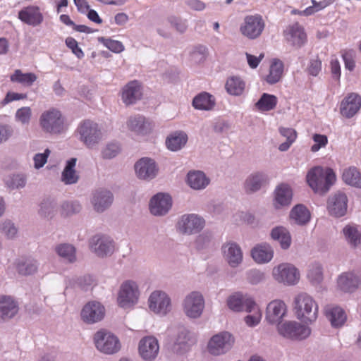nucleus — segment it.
<instances>
[{"instance_id": "obj_1", "label": "nucleus", "mask_w": 361, "mask_h": 361, "mask_svg": "<svg viewBox=\"0 0 361 361\" xmlns=\"http://www.w3.org/2000/svg\"><path fill=\"white\" fill-rule=\"evenodd\" d=\"M306 179L314 192L324 195L335 183L336 176L333 169L330 168L315 166L307 172Z\"/></svg>"}, {"instance_id": "obj_2", "label": "nucleus", "mask_w": 361, "mask_h": 361, "mask_svg": "<svg viewBox=\"0 0 361 361\" xmlns=\"http://www.w3.org/2000/svg\"><path fill=\"white\" fill-rule=\"evenodd\" d=\"M293 310L297 318L305 323H312L318 317V305L307 293L302 292L295 295Z\"/></svg>"}, {"instance_id": "obj_3", "label": "nucleus", "mask_w": 361, "mask_h": 361, "mask_svg": "<svg viewBox=\"0 0 361 361\" xmlns=\"http://www.w3.org/2000/svg\"><path fill=\"white\" fill-rule=\"evenodd\" d=\"M77 133L79 135V140L89 149L96 147L104 138V133L100 126L90 119L80 123Z\"/></svg>"}, {"instance_id": "obj_4", "label": "nucleus", "mask_w": 361, "mask_h": 361, "mask_svg": "<svg viewBox=\"0 0 361 361\" xmlns=\"http://www.w3.org/2000/svg\"><path fill=\"white\" fill-rule=\"evenodd\" d=\"M42 130L51 135H61L67 130L66 119L61 112L56 109L44 111L39 117Z\"/></svg>"}, {"instance_id": "obj_5", "label": "nucleus", "mask_w": 361, "mask_h": 361, "mask_svg": "<svg viewBox=\"0 0 361 361\" xmlns=\"http://www.w3.org/2000/svg\"><path fill=\"white\" fill-rule=\"evenodd\" d=\"M93 341L97 350L103 354L113 355L121 349L118 337L106 329L97 331L93 336Z\"/></svg>"}, {"instance_id": "obj_6", "label": "nucleus", "mask_w": 361, "mask_h": 361, "mask_svg": "<svg viewBox=\"0 0 361 361\" xmlns=\"http://www.w3.org/2000/svg\"><path fill=\"white\" fill-rule=\"evenodd\" d=\"M184 314L190 319L200 318L204 309V298L198 291L188 293L182 302Z\"/></svg>"}, {"instance_id": "obj_7", "label": "nucleus", "mask_w": 361, "mask_h": 361, "mask_svg": "<svg viewBox=\"0 0 361 361\" xmlns=\"http://www.w3.org/2000/svg\"><path fill=\"white\" fill-rule=\"evenodd\" d=\"M115 247L113 238L105 234H96L89 240L91 252L101 258L111 256L115 251Z\"/></svg>"}, {"instance_id": "obj_8", "label": "nucleus", "mask_w": 361, "mask_h": 361, "mask_svg": "<svg viewBox=\"0 0 361 361\" xmlns=\"http://www.w3.org/2000/svg\"><path fill=\"white\" fill-rule=\"evenodd\" d=\"M235 342L233 336L228 331H221L214 335L209 341L207 349L209 353L215 356L224 355L228 352Z\"/></svg>"}, {"instance_id": "obj_9", "label": "nucleus", "mask_w": 361, "mask_h": 361, "mask_svg": "<svg viewBox=\"0 0 361 361\" xmlns=\"http://www.w3.org/2000/svg\"><path fill=\"white\" fill-rule=\"evenodd\" d=\"M140 291L136 282L128 280L120 286L117 302L122 308H128L135 305L139 298Z\"/></svg>"}, {"instance_id": "obj_10", "label": "nucleus", "mask_w": 361, "mask_h": 361, "mask_svg": "<svg viewBox=\"0 0 361 361\" xmlns=\"http://www.w3.org/2000/svg\"><path fill=\"white\" fill-rule=\"evenodd\" d=\"M204 219L195 214L182 215L177 224V231L184 235H192L199 233L204 226Z\"/></svg>"}, {"instance_id": "obj_11", "label": "nucleus", "mask_w": 361, "mask_h": 361, "mask_svg": "<svg viewBox=\"0 0 361 361\" xmlns=\"http://www.w3.org/2000/svg\"><path fill=\"white\" fill-rule=\"evenodd\" d=\"M279 334L289 339L302 340L311 334V329L296 322H286L278 325Z\"/></svg>"}, {"instance_id": "obj_12", "label": "nucleus", "mask_w": 361, "mask_h": 361, "mask_svg": "<svg viewBox=\"0 0 361 361\" xmlns=\"http://www.w3.org/2000/svg\"><path fill=\"white\" fill-rule=\"evenodd\" d=\"M272 275L276 281L288 286L296 284L300 279L298 270L288 263H282L275 267Z\"/></svg>"}, {"instance_id": "obj_13", "label": "nucleus", "mask_w": 361, "mask_h": 361, "mask_svg": "<svg viewBox=\"0 0 361 361\" xmlns=\"http://www.w3.org/2000/svg\"><path fill=\"white\" fill-rule=\"evenodd\" d=\"M264 26L265 24L261 16H247L240 27V32L243 36L255 39L261 35Z\"/></svg>"}, {"instance_id": "obj_14", "label": "nucleus", "mask_w": 361, "mask_h": 361, "mask_svg": "<svg viewBox=\"0 0 361 361\" xmlns=\"http://www.w3.org/2000/svg\"><path fill=\"white\" fill-rule=\"evenodd\" d=\"M148 303L149 310L161 316L166 315L171 309V298L161 290L152 292L149 297Z\"/></svg>"}, {"instance_id": "obj_15", "label": "nucleus", "mask_w": 361, "mask_h": 361, "mask_svg": "<svg viewBox=\"0 0 361 361\" xmlns=\"http://www.w3.org/2000/svg\"><path fill=\"white\" fill-rule=\"evenodd\" d=\"M105 315V308L97 301H90L82 307L80 317L86 324H92L100 322Z\"/></svg>"}, {"instance_id": "obj_16", "label": "nucleus", "mask_w": 361, "mask_h": 361, "mask_svg": "<svg viewBox=\"0 0 361 361\" xmlns=\"http://www.w3.org/2000/svg\"><path fill=\"white\" fill-rule=\"evenodd\" d=\"M348 197L343 192L338 191L331 195L327 201L329 213L335 217H341L345 215L348 209Z\"/></svg>"}, {"instance_id": "obj_17", "label": "nucleus", "mask_w": 361, "mask_h": 361, "mask_svg": "<svg viewBox=\"0 0 361 361\" xmlns=\"http://www.w3.org/2000/svg\"><path fill=\"white\" fill-rule=\"evenodd\" d=\"M135 171L139 179L151 180L158 173V167L154 159L148 157L140 159L134 166Z\"/></svg>"}, {"instance_id": "obj_18", "label": "nucleus", "mask_w": 361, "mask_h": 361, "mask_svg": "<svg viewBox=\"0 0 361 361\" xmlns=\"http://www.w3.org/2000/svg\"><path fill=\"white\" fill-rule=\"evenodd\" d=\"M223 257L228 265L233 268L238 267L243 262V255L241 247L235 242L224 243L221 247Z\"/></svg>"}, {"instance_id": "obj_19", "label": "nucleus", "mask_w": 361, "mask_h": 361, "mask_svg": "<svg viewBox=\"0 0 361 361\" xmlns=\"http://www.w3.org/2000/svg\"><path fill=\"white\" fill-rule=\"evenodd\" d=\"M172 206V200L170 195L164 193H158L152 197L149 202V210L154 216H164L166 214Z\"/></svg>"}, {"instance_id": "obj_20", "label": "nucleus", "mask_w": 361, "mask_h": 361, "mask_svg": "<svg viewBox=\"0 0 361 361\" xmlns=\"http://www.w3.org/2000/svg\"><path fill=\"white\" fill-rule=\"evenodd\" d=\"M286 305L281 300H274L270 302L266 310V320L271 324L281 322L286 314Z\"/></svg>"}, {"instance_id": "obj_21", "label": "nucleus", "mask_w": 361, "mask_h": 361, "mask_svg": "<svg viewBox=\"0 0 361 361\" xmlns=\"http://www.w3.org/2000/svg\"><path fill=\"white\" fill-rule=\"evenodd\" d=\"M114 195L111 191L105 189H99L93 192L91 203L94 209L102 213L107 209L113 203Z\"/></svg>"}, {"instance_id": "obj_22", "label": "nucleus", "mask_w": 361, "mask_h": 361, "mask_svg": "<svg viewBox=\"0 0 361 361\" xmlns=\"http://www.w3.org/2000/svg\"><path fill=\"white\" fill-rule=\"evenodd\" d=\"M159 350L157 339L154 336H146L140 340L139 343V353L145 360L151 361L154 360Z\"/></svg>"}, {"instance_id": "obj_23", "label": "nucleus", "mask_w": 361, "mask_h": 361, "mask_svg": "<svg viewBox=\"0 0 361 361\" xmlns=\"http://www.w3.org/2000/svg\"><path fill=\"white\" fill-rule=\"evenodd\" d=\"M286 39L293 47L300 48L307 42L304 28L298 23L289 25L284 31Z\"/></svg>"}, {"instance_id": "obj_24", "label": "nucleus", "mask_w": 361, "mask_h": 361, "mask_svg": "<svg viewBox=\"0 0 361 361\" xmlns=\"http://www.w3.org/2000/svg\"><path fill=\"white\" fill-rule=\"evenodd\" d=\"M360 107L361 97L356 93H350L342 100L340 113L343 116L350 118L357 113Z\"/></svg>"}, {"instance_id": "obj_25", "label": "nucleus", "mask_w": 361, "mask_h": 361, "mask_svg": "<svg viewBox=\"0 0 361 361\" xmlns=\"http://www.w3.org/2000/svg\"><path fill=\"white\" fill-rule=\"evenodd\" d=\"M268 176L262 171L250 173L244 182V190L246 193L252 194L259 191L268 183Z\"/></svg>"}, {"instance_id": "obj_26", "label": "nucleus", "mask_w": 361, "mask_h": 361, "mask_svg": "<svg viewBox=\"0 0 361 361\" xmlns=\"http://www.w3.org/2000/svg\"><path fill=\"white\" fill-rule=\"evenodd\" d=\"M337 283L341 290L351 293L361 286V276L353 271L344 272L338 276Z\"/></svg>"}, {"instance_id": "obj_27", "label": "nucleus", "mask_w": 361, "mask_h": 361, "mask_svg": "<svg viewBox=\"0 0 361 361\" xmlns=\"http://www.w3.org/2000/svg\"><path fill=\"white\" fill-rule=\"evenodd\" d=\"M18 18L23 23L33 27L40 25L44 19L39 8L35 6L23 8L18 13Z\"/></svg>"}, {"instance_id": "obj_28", "label": "nucleus", "mask_w": 361, "mask_h": 361, "mask_svg": "<svg viewBox=\"0 0 361 361\" xmlns=\"http://www.w3.org/2000/svg\"><path fill=\"white\" fill-rule=\"evenodd\" d=\"M142 97L141 87L136 80L128 82L122 91L121 98L126 105L135 104Z\"/></svg>"}, {"instance_id": "obj_29", "label": "nucleus", "mask_w": 361, "mask_h": 361, "mask_svg": "<svg viewBox=\"0 0 361 361\" xmlns=\"http://www.w3.org/2000/svg\"><path fill=\"white\" fill-rule=\"evenodd\" d=\"M18 302L10 296H0V319L8 320L18 312Z\"/></svg>"}, {"instance_id": "obj_30", "label": "nucleus", "mask_w": 361, "mask_h": 361, "mask_svg": "<svg viewBox=\"0 0 361 361\" xmlns=\"http://www.w3.org/2000/svg\"><path fill=\"white\" fill-rule=\"evenodd\" d=\"M127 126L137 135H146L152 130L151 123L141 115L130 116L127 121Z\"/></svg>"}, {"instance_id": "obj_31", "label": "nucleus", "mask_w": 361, "mask_h": 361, "mask_svg": "<svg viewBox=\"0 0 361 361\" xmlns=\"http://www.w3.org/2000/svg\"><path fill=\"white\" fill-rule=\"evenodd\" d=\"M274 206L276 209L290 204L293 192L287 184H281L275 190Z\"/></svg>"}, {"instance_id": "obj_32", "label": "nucleus", "mask_w": 361, "mask_h": 361, "mask_svg": "<svg viewBox=\"0 0 361 361\" xmlns=\"http://www.w3.org/2000/svg\"><path fill=\"white\" fill-rule=\"evenodd\" d=\"M251 255L257 263H267L273 258L274 250L269 244L263 243L253 247L251 250Z\"/></svg>"}, {"instance_id": "obj_33", "label": "nucleus", "mask_w": 361, "mask_h": 361, "mask_svg": "<svg viewBox=\"0 0 361 361\" xmlns=\"http://www.w3.org/2000/svg\"><path fill=\"white\" fill-rule=\"evenodd\" d=\"M54 250L59 257L66 263L73 264L77 261L76 248L71 243L57 244L55 245Z\"/></svg>"}, {"instance_id": "obj_34", "label": "nucleus", "mask_w": 361, "mask_h": 361, "mask_svg": "<svg viewBox=\"0 0 361 361\" xmlns=\"http://www.w3.org/2000/svg\"><path fill=\"white\" fill-rule=\"evenodd\" d=\"M271 239L279 243L283 250H288L292 243V238L289 231L281 226L273 228L270 233Z\"/></svg>"}, {"instance_id": "obj_35", "label": "nucleus", "mask_w": 361, "mask_h": 361, "mask_svg": "<svg viewBox=\"0 0 361 361\" xmlns=\"http://www.w3.org/2000/svg\"><path fill=\"white\" fill-rule=\"evenodd\" d=\"M76 163L77 159L75 157L66 161L61 176V180L65 185H73L78 182L80 176L75 169Z\"/></svg>"}, {"instance_id": "obj_36", "label": "nucleus", "mask_w": 361, "mask_h": 361, "mask_svg": "<svg viewBox=\"0 0 361 361\" xmlns=\"http://www.w3.org/2000/svg\"><path fill=\"white\" fill-rule=\"evenodd\" d=\"M190 334L186 329H180L176 337L172 350L178 354H183L187 352L191 345Z\"/></svg>"}, {"instance_id": "obj_37", "label": "nucleus", "mask_w": 361, "mask_h": 361, "mask_svg": "<svg viewBox=\"0 0 361 361\" xmlns=\"http://www.w3.org/2000/svg\"><path fill=\"white\" fill-rule=\"evenodd\" d=\"M210 180L201 171H190L187 175V183L192 189L200 190L204 189Z\"/></svg>"}, {"instance_id": "obj_38", "label": "nucleus", "mask_w": 361, "mask_h": 361, "mask_svg": "<svg viewBox=\"0 0 361 361\" xmlns=\"http://www.w3.org/2000/svg\"><path fill=\"white\" fill-rule=\"evenodd\" d=\"M343 236L348 244L353 248L361 245V231L355 224H348L343 228Z\"/></svg>"}, {"instance_id": "obj_39", "label": "nucleus", "mask_w": 361, "mask_h": 361, "mask_svg": "<svg viewBox=\"0 0 361 361\" xmlns=\"http://www.w3.org/2000/svg\"><path fill=\"white\" fill-rule=\"evenodd\" d=\"M216 104L215 98L213 95L203 92L193 99L192 106L196 109L209 111L212 110Z\"/></svg>"}, {"instance_id": "obj_40", "label": "nucleus", "mask_w": 361, "mask_h": 361, "mask_svg": "<svg viewBox=\"0 0 361 361\" xmlns=\"http://www.w3.org/2000/svg\"><path fill=\"white\" fill-rule=\"evenodd\" d=\"M37 80V76L34 73H23L20 69H16L10 75L12 82L18 83L24 87H31Z\"/></svg>"}, {"instance_id": "obj_41", "label": "nucleus", "mask_w": 361, "mask_h": 361, "mask_svg": "<svg viewBox=\"0 0 361 361\" xmlns=\"http://www.w3.org/2000/svg\"><path fill=\"white\" fill-rule=\"evenodd\" d=\"M187 141L188 136L185 133L181 131L175 132L166 138V145L169 150L176 152L183 147Z\"/></svg>"}, {"instance_id": "obj_42", "label": "nucleus", "mask_w": 361, "mask_h": 361, "mask_svg": "<svg viewBox=\"0 0 361 361\" xmlns=\"http://www.w3.org/2000/svg\"><path fill=\"white\" fill-rule=\"evenodd\" d=\"M326 316L334 327L341 326L346 320L345 312L339 307H326Z\"/></svg>"}, {"instance_id": "obj_43", "label": "nucleus", "mask_w": 361, "mask_h": 361, "mask_svg": "<svg viewBox=\"0 0 361 361\" xmlns=\"http://www.w3.org/2000/svg\"><path fill=\"white\" fill-rule=\"evenodd\" d=\"M343 180L348 185L361 188V173L355 166L345 169L342 175Z\"/></svg>"}, {"instance_id": "obj_44", "label": "nucleus", "mask_w": 361, "mask_h": 361, "mask_svg": "<svg viewBox=\"0 0 361 361\" xmlns=\"http://www.w3.org/2000/svg\"><path fill=\"white\" fill-rule=\"evenodd\" d=\"M290 218L299 225L306 224L310 219L308 209L302 204H298L290 211Z\"/></svg>"}, {"instance_id": "obj_45", "label": "nucleus", "mask_w": 361, "mask_h": 361, "mask_svg": "<svg viewBox=\"0 0 361 361\" xmlns=\"http://www.w3.org/2000/svg\"><path fill=\"white\" fill-rule=\"evenodd\" d=\"M283 71L282 61L279 59L274 60L270 66L269 73L266 78V81L271 85L278 82L281 78Z\"/></svg>"}, {"instance_id": "obj_46", "label": "nucleus", "mask_w": 361, "mask_h": 361, "mask_svg": "<svg viewBox=\"0 0 361 361\" xmlns=\"http://www.w3.org/2000/svg\"><path fill=\"white\" fill-rule=\"evenodd\" d=\"M245 85L244 81L240 78L231 77L227 80L225 87L228 93L238 96L243 92Z\"/></svg>"}, {"instance_id": "obj_47", "label": "nucleus", "mask_w": 361, "mask_h": 361, "mask_svg": "<svg viewBox=\"0 0 361 361\" xmlns=\"http://www.w3.org/2000/svg\"><path fill=\"white\" fill-rule=\"evenodd\" d=\"M277 104L276 96L264 93L255 104L256 108L261 111H267L274 109Z\"/></svg>"}, {"instance_id": "obj_48", "label": "nucleus", "mask_w": 361, "mask_h": 361, "mask_svg": "<svg viewBox=\"0 0 361 361\" xmlns=\"http://www.w3.org/2000/svg\"><path fill=\"white\" fill-rule=\"evenodd\" d=\"M26 183L27 177L23 173L12 174L5 179L6 185L11 190L23 188Z\"/></svg>"}, {"instance_id": "obj_49", "label": "nucleus", "mask_w": 361, "mask_h": 361, "mask_svg": "<svg viewBox=\"0 0 361 361\" xmlns=\"http://www.w3.org/2000/svg\"><path fill=\"white\" fill-rule=\"evenodd\" d=\"M80 203L77 200L65 201L61 204V214L63 216H71L80 213Z\"/></svg>"}, {"instance_id": "obj_50", "label": "nucleus", "mask_w": 361, "mask_h": 361, "mask_svg": "<svg viewBox=\"0 0 361 361\" xmlns=\"http://www.w3.org/2000/svg\"><path fill=\"white\" fill-rule=\"evenodd\" d=\"M307 276L312 284H319L323 280L322 266L317 262L312 263L309 267Z\"/></svg>"}, {"instance_id": "obj_51", "label": "nucleus", "mask_w": 361, "mask_h": 361, "mask_svg": "<svg viewBox=\"0 0 361 361\" xmlns=\"http://www.w3.org/2000/svg\"><path fill=\"white\" fill-rule=\"evenodd\" d=\"M38 268V263L35 259L20 261L17 264V271L22 275H31L35 274Z\"/></svg>"}, {"instance_id": "obj_52", "label": "nucleus", "mask_w": 361, "mask_h": 361, "mask_svg": "<svg viewBox=\"0 0 361 361\" xmlns=\"http://www.w3.org/2000/svg\"><path fill=\"white\" fill-rule=\"evenodd\" d=\"M247 295L236 293L231 295L227 300L228 307L233 311L241 312L244 310V302Z\"/></svg>"}, {"instance_id": "obj_53", "label": "nucleus", "mask_w": 361, "mask_h": 361, "mask_svg": "<svg viewBox=\"0 0 361 361\" xmlns=\"http://www.w3.org/2000/svg\"><path fill=\"white\" fill-rule=\"evenodd\" d=\"M0 232L8 239H14L18 234V228L11 220H6L0 224Z\"/></svg>"}, {"instance_id": "obj_54", "label": "nucleus", "mask_w": 361, "mask_h": 361, "mask_svg": "<svg viewBox=\"0 0 361 361\" xmlns=\"http://www.w3.org/2000/svg\"><path fill=\"white\" fill-rule=\"evenodd\" d=\"M32 116V110L29 106H23L18 109L15 114V120L25 126L30 123Z\"/></svg>"}, {"instance_id": "obj_55", "label": "nucleus", "mask_w": 361, "mask_h": 361, "mask_svg": "<svg viewBox=\"0 0 361 361\" xmlns=\"http://www.w3.org/2000/svg\"><path fill=\"white\" fill-rule=\"evenodd\" d=\"M121 151V147L116 142L106 144L102 149V157L104 159H111L116 157Z\"/></svg>"}, {"instance_id": "obj_56", "label": "nucleus", "mask_w": 361, "mask_h": 361, "mask_svg": "<svg viewBox=\"0 0 361 361\" xmlns=\"http://www.w3.org/2000/svg\"><path fill=\"white\" fill-rule=\"evenodd\" d=\"M207 55V49L202 45L195 47L190 52V60L195 63L204 61Z\"/></svg>"}, {"instance_id": "obj_57", "label": "nucleus", "mask_w": 361, "mask_h": 361, "mask_svg": "<svg viewBox=\"0 0 361 361\" xmlns=\"http://www.w3.org/2000/svg\"><path fill=\"white\" fill-rule=\"evenodd\" d=\"M98 41L102 42L109 50L115 53H120L124 50V46L119 41L104 38L103 37H99Z\"/></svg>"}, {"instance_id": "obj_58", "label": "nucleus", "mask_w": 361, "mask_h": 361, "mask_svg": "<svg viewBox=\"0 0 361 361\" xmlns=\"http://www.w3.org/2000/svg\"><path fill=\"white\" fill-rule=\"evenodd\" d=\"M55 206L53 201L49 200L42 201L39 210V215L45 218L51 217L54 214Z\"/></svg>"}, {"instance_id": "obj_59", "label": "nucleus", "mask_w": 361, "mask_h": 361, "mask_svg": "<svg viewBox=\"0 0 361 361\" xmlns=\"http://www.w3.org/2000/svg\"><path fill=\"white\" fill-rule=\"evenodd\" d=\"M213 239V235L210 232H203L199 235L195 240V245L197 249L201 250L208 247Z\"/></svg>"}, {"instance_id": "obj_60", "label": "nucleus", "mask_w": 361, "mask_h": 361, "mask_svg": "<svg viewBox=\"0 0 361 361\" xmlns=\"http://www.w3.org/2000/svg\"><path fill=\"white\" fill-rule=\"evenodd\" d=\"M246 279L249 283L255 285L263 281L264 274L258 269H250L246 272Z\"/></svg>"}, {"instance_id": "obj_61", "label": "nucleus", "mask_w": 361, "mask_h": 361, "mask_svg": "<svg viewBox=\"0 0 361 361\" xmlns=\"http://www.w3.org/2000/svg\"><path fill=\"white\" fill-rule=\"evenodd\" d=\"M51 153L49 149H46L44 153H37L33 157L34 166L39 169L42 168L47 161V159Z\"/></svg>"}, {"instance_id": "obj_62", "label": "nucleus", "mask_w": 361, "mask_h": 361, "mask_svg": "<svg viewBox=\"0 0 361 361\" xmlns=\"http://www.w3.org/2000/svg\"><path fill=\"white\" fill-rule=\"evenodd\" d=\"M168 22L178 32L183 33L188 27L185 20L175 16H171L168 18Z\"/></svg>"}, {"instance_id": "obj_63", "label": "nucleus", "mask_w": 361, "mask_h": 361, "mask_svg": "<svg viewBox=\"0 0 361 361\" xmlns=\"http://www.w3.org/2000/svg\"><path fill=\"white\" fill-rule=\"evenodd\" d=\"M313 140L315 142L311 147L313 152H316L326 145L328 142L327 137L324 135L314 134L313 135Z\"/></svg>"}, {"instance_id": "obj_64", "label": "nucleus", "mask_w": 361, "mask_h": 361, "mask_svg": "<svg viewBox=\"0 0 361 361\" xmlns=\"http://www.w3.org/2000/svg\"><path fill=\"white\" fill-rule=\"evenodd\" d=\"M67 47L72 50V52L78 58L82 59L84 56V53L82 49L78 47L77 41L72 38L68 37L66 39Z\"/></svg>"}]
</instances>
